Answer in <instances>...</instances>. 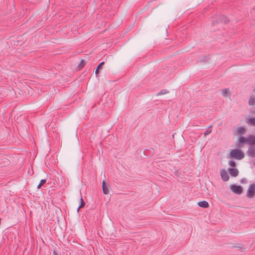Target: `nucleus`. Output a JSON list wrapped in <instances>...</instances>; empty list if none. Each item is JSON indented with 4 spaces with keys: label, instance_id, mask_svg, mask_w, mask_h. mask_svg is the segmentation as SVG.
<instances>
[{
    "label": "nucleus",
    "instance_id": "obj_25",
    "mask_svg": "<svg viewBox=\"0 0 255 255\" xmlns=\"http://www.w3.org/2000/svg\"><path fill=\"white\" fill-rule=\"evenodd\" d=\"M53 255H58V253H57V252L55 250H54L53 251Z\"/></svg>",
    "mask_w": 255,
    "mask_h": 255
},
{
    "label": "nucleus",
    "instance_id": "obj_20",
    "mask_svg": "<svg viewBox=\"0 0 255 255\" xmlns=\"http://www.w3.org/2000/svg\"><path fill=\"white\" fill-rule=\"evenodd\" d=\"M46 182V179H42L40 180V183L37 185V188L40 189L42 185L44 184Z\"/></svg>",
    "mask_w": 255,
    "mask_h": 255
},
{
    "label": "nucleus",
    "instance_id": "obj_13",
    "mask_svg": "<svg viewBox=\"0 0 255 255\" xmlns=\"http://www.w3.org/2000/svg\"><path fill=\"white\" fill-rule=\"evenodd\" d=\"M105 64L104 62L103 61L102 62H101L99 65L98 66H97L96 70H95V74L96 75L97 77L98 76V73H99V70L100 69H102V68H103V66L104 65V64Z\"/></svg>",
    "mask_w": 255,
    "mask_h": 255
},
{
    "label": "nucleus",
    "instance_id": "obj_15",
    "mask_svg": "<svg viewBox=\"0 0 255 255\" xmlns=\"http://www.w3.org/2000/svg\"><path fill=\"white\" fill-rule=\"evenodd\" d=\"M246 131L247 130L244 127H239L237 130L238 133L241 134L242 135L245 134Z\"/></svg>",
    "mask_w": 255,
    "mask_h": 255
},
{
    "label": "nucleus",
    "instance_id": "obj_9",
    "mask_svg": "<svg viewBox=\"0 0 255 255\" xmlns=\"http://www.w3.org/2000/svg\"><path fill=\"white\" fill-rule=\"evenodd\" d=\"M228 171L232 177H237L239 174V170L236 168H229Z\"/></svg>",
    "mask_w": 255,
    "mask_h": 255
},
{
    "label": "nucleus",
    "instance_id": "obj_26",
    "mask_svg": "<svg viewBox=\"0 0 255 255\" xmlns=\"http://www.w3.org/2000/svg\"><path fill=\"white\" fill-rule=\"evenodd\" d=\"M217 23V20H212V25H214L215 24Z\"/></svg>",
    "mask_w": 255,
    "mask_h": 255
},
{
    "label": "nucleus",
    "instance_id": "obj_2",
    "mask_svg": "<svg viewBox=\"0 0 255 255\" xmlns=\"http://www.w3.org/2000/svg\"><path fill=\"white\" fill-rule=\"evenodd\" d=\"M255 194V184L253 183L250 185L247 193V197L249 198H252Z\"/></svg>",
    "mask_w": 255,
    "mask_h": 255
},
{
    "label": "nucleus",
    "instance_id": "obj_18",
    "mask_svg": "<svg viewBox=\"0 0 255 255\" xmlns=\"http://www.w3.org/2000/svg\"><path fill=\"white\" fill-rule=\"evenodd\" d=\"M248 123L251 124L253 126H255V117H252L249 119Z\"/></svg>",
    "mask_w": 255,
    "mask_h": 255
},
{
    "label": "nucleus",
    "instance_id": "obj_12",
    "mask_svg": "<svg viewBox=\"0 0 255 255\" xmlns=\"http://www.w3.org/2000/svg\"><path fill=\"white\" fill-rule=\"evenodd\" d=\"M222 94L224 97H230L231 93L229 88L222 90Z\"/></svg>",
    "mask_w": 255,
    "mask_h": 255
},
{
    "label": "nucleus",
    "instance_id": "obj_3",
    "mask_svg": "<svg viewBox=\"0 0 255 255\" xmlns=\"http://www.w3.org/2000/svg\"><path fill=\"white\" fill-rule=\"evenodd\" d=\"M247 143H248L247 137H245L243 135H240L238 137V143L236 144V146L241 148Z\"/></svg>",
    "mask_w": 255,
    "mask_h": 255
},
{
    "label": "nucleus",
    "instance_id": "obj_14",
    "mask_svg": "<svg viewBox=\"0 0 255 255\" xmlns=\"http://www.w3.org/2000/svg\"><path fill=\"white\" fill-rule=\"evenodd\" d=\"M249 105L250 106H254L255 105V97L254 95H251L249 100Z\"/></svg>",
    "mask_w": 255,
    "mask_h": 255
},
{
    "label": "nucleus",
    "instance_id": "obj_17",
    "mask_svg": "<svg viewBox=\"0 0 255 255\" xmlns=\"http://www.w3.org/2000/svg\"><path fill=\"white\" fill-rule=\"evenodd\" d=\"M86 62L84 60H81L80 61V63L78 64L77 66V69L80 70L82 68H83L85 65H86Z\"/></svg>",
    "mask_w": 255,
    "mask_h": 255
},
{
    "label": "nucleus",
    "instance_id": "obj_4",
    "mask_svg": "<svg viewBox=\"0 0 255 255\" xmlns=\"http://www.w3.org/2000/svg\"><path fill=\"white\" fill-rule=\"evenodd\" d=\"M231 190L235 194H241L243 192V188L240 185L233 184L230 186Z\"/></svg>",
    "mask_w": 255,
    "mask_h": 255
},
{
    "label": "nucleus",
    "instance_id": "obj_24",
    "mask_svg": "<svg viewBox=\"0 0 255 255\" xmlns=\"http://www.w3.org/2000/svg\"><path fill=\"white\" fill-rule=\"evenodd\" d=\"M175 174L176 176H179L180 175V173L179 172V171L178 170H177V171H175Z\"/></svg>",
    "mask_w": 255,
    "mask_h": 255
},
{
    "label": "nucleus",
    "instance_id": "obj_23",
    "mask_svg": "<svg viewBox=\"0 0 255 255\" xmlns=\"http://www.w3.org/2000/svg\"><path fill=\"white\" fill-rule=\"evenodd\" d=\"M168 93V91L167 90H162L161 91H160L158 94H157V96L158 95H161L165 94H167Z\"/></svg>",
    "mask_w": 255,
    "mask_h": 255
},
{
    "label": "nucleus",
    "instance_id": "obj_21",
    "mask_svg": "<svg viewBox=\"0 0 255 255\" xmlns=\"http://www.w3.org/2000/svg\"><path fill=\"white\" fill-rule=\"evenodd\" d=\"M229 164L230 166H231L233 168H235L236 166V163L235 161L232 160H230L229 161Z\"/></svg>",
    "mask_w": 255,
    "mask_h": 255
},
{
    "label": "nucleus",
    "instance_id": "obj_5",
    "mask_svg": "<svg viewBox=\"0 0 255 255\" xmlns=\"http://www.w3.org/2000/svg\"><path fill=\"white\" fill-rule=\"evenodd\" d=\"M220 174L221 178L224 181H227L229 180V175L225 169H221L220 170Z\"/></svg>",
    "mask_w": 255,
    "mask_h": 255
},
{
    "label": "nucleus",
    "instance_id": "obj_19",
    "mask_svg": "<svg viewBox=\"0 0 255 255\" xmlns=\"http://www.w3.org/2000/svg\"><path fill=\"white\" fill-rule=\"evenodd\" d=\"M233 248H237L240 250H242L243 249H244L243 246L240 244H237L235 245L232 246Z\"/></svg>",
    "mask_w": 255,
    "mask_h": 255
},
{
    "label": "nucleus",
    "instance_id": "obj_10",
    "mask_svg": "<svg viewBox=\"0 0 255 255\" xmlns=\"http://www.w3.org/2000/svg\"><path fill=\"white\" fill-rule=\"evenodd\" d=\"M248 143L250 146H255V135H250L247 137Z\"/></svg>",
    "mask_w": 255,
    "mask_h": 255
},
{
    "label": "nucleus",
    "instance_id": "obj_16",
    "mask_svg": "<svg viewBox=\"0 0 255 255\" xmlns=\"http://www.w3.org/2000/svg\"><path fill=\"white\" fill-rule=\"evenodd\" d=\"M85 206V202L81 196L80 199V205L77 209V212H79L80 209L83 208Z\"/></svg>",
    "mask_w": 255,
    "mask_h": 255
},
{
    "label": "nucleus",
    "instance_id": "obj_6",
    "mask_svg": "<svg viewBox=\"0 0 255 255\" xmlns=\"http://www.w3.org/2000/svg\"><path fill=\"white\" fill-rule=\"evenodd\" d=\"M109 184L105 180H103L102 182V190L104 194H108L109 193Z\"/></svg>",
    "mask_w": 255,
    "mask_h": 255
},
{
    "label": "nucleus",
    "instance_id": "obj_11",
    "mask_svg": "<svg viewBox=\"0 0 255 255\" xmlns=\"http://www.w3.org/2000/svg\"><path fill=\"white\" fill-rule=\"evenodd\" d=\"M197 205L199 207L203 208H207L209 207V204L208 202L207 201H204V200L198 202L197 203Z\"/></svg>",
    "mask_w": 255,
    "mask_h": 255
},
{
    "label": "nucleus",
    "instance_id": "obj_8",
    "mask_svg": "<svg viewBox=\"0 0 255 255\" xmlns=\"http://www.w3.org/2000/svg\"><path fill=\"white\" fill-rule=\"evenodd\" d=\"M229 21L228 17L225 15H221L218 16L217 20V23H227Z\"/></svg>",
    "mask_w": 255,
    "mask_h": 255
},
{
    "label": "nucleus",
    "instance_id": "obj_7",
    "mask_svg": "<svg viewBox=\"0 0 255 255\" xmlns=\"http://www.w3.org/2000/svg\"><path fill=\"white\" fill-rule=\"evenodd\" d=\"M247 154L249 156L255 157V146H250L247 151Z\"/></svg>",
    "mask_w": 255,
    "mask_h": 255
},
{
    "label": "nucleus",
    "instance_id": "obj_29",
    "mask_svg": "<svg viewBox=\"0 0 255 255\" xmlns=\"http://www.w3.org/2000/svg\"><path fill=\"white\" fill-rule=\"evenodd\" d=\"M151 149H152V150H153V148H151ZM153 154V151L152 152V154Z\"/></svg>",
    "mask_w": 255,
    "mask_h": 255
},
{
    "label": "nucleus",
    "instance_id": "obj_30",
    "mask_svg": "<svg viewBox=\"0 0 255 255\" xmlns=\"http://www.w3.org/2000/svg\"><path fill=\"white\" fill-rule=\"evenodd\" d=\"M253 91H254V92H255V88H254V90H253Z\"/></svg>",
    "mask_w": 255,
    "mask_h": 255
},
{
    "label": "nucleus",
    "instance_id": "obj_1",
    "mask_svg": "<svg viewBox=\"0 0 255 255\" xmlns=\"http://www.w3.org/2000/svg\"><path fill=\"white\" fill-rule=\"evenodd\" d=\"M240 148L238 147L232 150L230 153V157L238 160H241L244 158L245 154Z\"/></svg>",
    "mask_w": 255,
    "mask_h": 255
},
{
    "label": "nucleus",
    "instance_id": "obj_27",
    "mask_svg": "<svg viewBox=\"0 0 255 255\" xmlns=\"http://www.w3.org/2000/svg\"><path fill=\"white\" fill-rule=\"evenodd\" d=\"M245 179L244 178H243L241 180V182L242 183H245Z\"/></svg>",
    "mask_w": 255,
    "mask_h": 255
},
{
    "label": "nucleus",
    "instance_id": "obj_28",
    "mask_svg": "<svg viewBox=\"0 0 255 255\" xmlns=\"http://www.w3.org/2000/svg\"><path fill=\"white\" fill-rule=\"evenodd\" d=\"M4 159L6 160V162H7V163H8V162H9V161L8 159H7L6 158H5Z\"/></svg>",
    "mask_w": 255,
    "mask_h": 255
},
{
    "label": "nucleus",
    "instance_id": "obj_22",
    "mask_svg": "<svg viewBox=\"0 0 255 255\" xmlns=\"http://www.w3.org/2000/svg\"><path fill=\"white\" fill-rule=\"evenodd\" d=\"M211 127H212V126H210L208 128L206 129V130L204 133V136H206V135L209 134L212 132V130L209 129V128Z\"/></svg>",
    "mask_w": 255,
    "mask_h": 255
}]
</instances>
